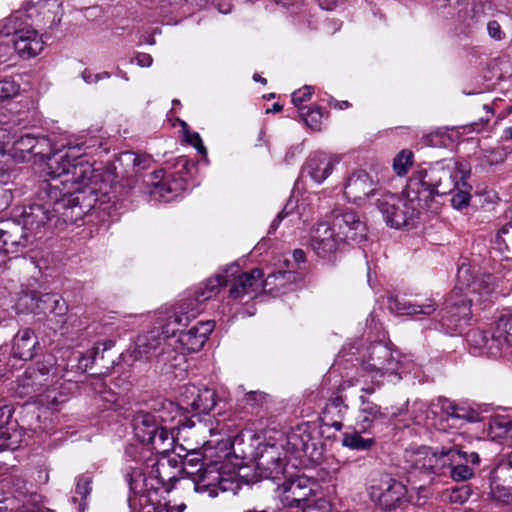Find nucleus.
Listing matches in <instances>:
<instances>
[{
  "label": "nucleus",
  "instance_id": "obj_25",
  "mask_svg": "<svg viewBox=\"0 0 512 512\" xmlns=\"http://www.w3.org/2000/svg\"><path fill=\"white\" fill-rule=\"evenodd\" d=\"M159 329H152L145 334L139 335L135 342V357L149 359L151 357L159 356L163 352V342L165 337H162Z\"/></svg>",
  "mask_w": 512,
  "mask_h": 512
},
{
  "label": "nucleus",
  "instance_id": "obj_26",
  "mask_svg": "<svg viewBox=\"0 0 512 512\" xmlns=\"http://www.w3.org/2000/svg\"><path fill=\"white\" fill-rule=\"evenodd\" d=\"M53 203L47 198L44 204H31L24 208L22 213L24 227L29 230H38L53 218Z\"/></svg>",
  "mask_w": 512,
  "mask_h": 512
},
{
  "label": "nucleus",
  "instance_id": "obj_44",
  "mask_svg": "<svg viewBox=\"0 0 512 512\" xmlns=\"http://www.w3.org/2000/svg\"><path fill=\"white\" fill-rule=\"evenodd\" d=\"M414 162V154L409 149L401 150L393 159V169L398 176H405Z\"/></svg>",
  "mask_w": 512,
  "mask_h": 512
},
{
  "label": "nucleus",
  "instance_id": "obj_52",
  "mask_svg": "<svg viewBox=\"0 0 512 512\" xmlns=\"http://www.w3.org/2000/svg\"><path fill=\"white\" fill-rule=\"evenodd\" d=\"M19 227L15 223H6L3 227V232H7L2 240L3 249H6L7 246L17 245L19 243L18 238L14 235V232H18Z\"/></svg>",
  "mask_w": 512,
  "mask_h": 512
},
{
  "label": "nucleus",
  "instance_id": "obj_47",
  "mask_svg": "<svg viewBox=\"0 0 512 512\" xmlns=\"http://www.w3.org/2000/svg\"><path fill=\"white\" fill-rule=\"evenodd\" d=\"M181 127L183 128V134L185 141L193 146L204 158L207 157V149L203 145L202 139L197 132H191L186 122H181Z\"/></svg>",
  "mask_w": 512,
  "mask_h": 512
},
{
  "label": "nucleus",
  "instance_id": "obj_55",
  "mask_svg": "<svg viewBox=\"0 0 512 512\" xmlns=\"http://www.w3.org/2000/svg\"><path fill=\"white\" fill-rule=\"evenodd\" d=\"M13 413L12 405L7 403L0 404V430L14 422L12 421Z\"/></svg>",
  "mask_w": 512,
  "mask_h": 512
},
{
  "label": "nucleus",
  "instance_id": "obj_43",
  "mask_svg": "<svg viewBox=\"0 0 512 512\" xmlns=\"http://www.w3.org/2000/svg\"><path fill=\"white\" fill-rule=\"evenodd\" d=\"M435 450H436L437 462L435 463V466H434V474L445 475L448 473L450 475V470L452 467L451 459L453 456L454 447L453 448L442 447L440 450L439 449H435Z\"/></svg>",
  "mask_w": 512,
  "mask_h": 512
},
{
  "label": "nucleus",
  "instance_id": "obj_54",
  "mask_svg": "<svg viewBox=\"0 0 512 512\" xmlns=\"http://www.w3.org/2000/svg\"><path fill=\"white\" fill-rule=\"evenodd\" d=\"M313 94V88L311 86H304L303 88L292 93V103L298 109L301 108V104L310 100Z\"/></svg>",
  "mask_w": 512,
  "mask_h": 512
},
{
  "label": "nucleus",
  "instance_id": "obj_21",
  "mask_svg": "<svg viewBox=\"0 0 512 512\" xmlns=\"http://www.w3.org/2000/svg\"><path fill=\"white\" fill-rule=\"evenodd\" d=\"M466 341L473 353L484 354L488 357H498L503 353L500 340L496 337L495 330L471 328L466 333Z\"/></svg>",
  "mask_w": 512,
  "mask_h": 512
},
{
  "label": "nucleus",
  "instance_id": "obj_8",
  "mask_svg": "<svg viewBox=\"0 0 512 512\" xmlns=\"http://www.w3.org/2000/svg\"><path fill=\"white\" fill-rule=\"evenodd\" d=\"M106 145V138L99 133H86L68 139L67 142L62 145L65 152L60 156V159L64 161L57 171H61L63 168H71L74 164L87 163L93 165L95 168L101 169L104 177L102 162L97 163L94 161L90 163L85 157L101 156L102 154L107 155L110 149Z\"/></svg>",
  "mask_w": 512,
  "mask_h": 512
},
{
  "label": "nucleus",
  "instance_id": "obj_12",
  "mask_svg": "<svg viewBox=\"0 0 512 512\" xmlns=\"http://www.w3.org/2000/svg\"><path fill=\"white\" fill-rule=\"evenodd\" d=\"M363 368L368 372H374L380 377L397 376L400 379L398 370L401 363L393 354L390 347L381 342L371 343L363 357Z\"/></svg>",
  "mask_w": 512,
  "mask_h": 512
},
{
  "label": "nucleus",
  "instance_id": "obj_9",
  "mask_svg": "<svg viewBox=\"0 0 512 512\" xmlns=\"http://www.w3.org/2000/svg\"><path fill=\"white\" fill-rule=\"evenodd\" d=\"M225 272L229 275L227 304L241 303L245 297L254 299L261 289L270 285L271 278H277L276 274H270L263 280L264 273L260 268H253L249 272H240L238 266L225 268ZM278 276L282 277V272H278Z\"/></svg>",
  "mask_w": 512,
  "mask_h": 512
},
{
  "label": "nucleus",
  "instance_id": "obj_60",
  "mask_svg": "<svg viewBox=\"0 0 512 512\" xmlns=\"http://www.w3.org/2000/svg\"><path fill=\"white\" fill-rule=\"evenodd\" d=\"M36 138H37V143H36V147H35L36 151H33V155L34 156H43L49 151V148H50L49 139L45 136L36 137Z\"/></svg>",
  "mask_w": 512,
  "mask_h": 512
},
{
  "label": "nucleus",
  "instance_id": "obj_23",
  "mask_svg": "<svg viewBox=\"0 0 512 512\" xmlns=\"http://www.w3.org/2000/svg\"><path fill=\"white\" fill-rule=\"evenodd\" d=\"M376 191L374 181L370 175L361 170L354 172L346 181L344 196L350 202L360 205Z\"/></svg>",
  "mask_w": 512,
  "mask_h": 512
},
{
  "label": "nucleus",
  "instance_id": "obj_6",
  "mask_svg": "<svg viewBox=\"0 0 512 512\" xmlns=\"http://www.w3.org/2000/svg\"><path fill=\"white\" fill-rule=\"evenodd\" d=\"M196 172V162L187 156H179L172 161H168L165 168L154 172L155 179L159 178L161 173L163 175L158 183L153 184L150 190L151 196L165 202L173 200L188 189Z\"/></svg>",
  "mask_w": 512,
  "mask_h": 512
},
{
  "label": "nucleus",
  "instance_id": "obj_18",
  "mask_svg": "<svg viewBox=\"0 0 512 512\" xmlns=\"http://www.w3.org/2000/svg\"><path fill=\"white\" fill-rule=\"evenodd\" d=\"M181 401L187 410L194 413V417L207 415L217 404V393L208 387L186 385L181 394Z\"/></svg>",
  "mask_w": 512,
  "mask_h": 512
},
{
  "label": "nucleus",
  "instance_id": "obj_30",
  "mask_svg": "<svg viewBox=\"0 0 512 512\" xmlns=\"http://www.w3.org/2000/svg\"><path fill=\"white\" fill-rule=\"evenodd\" d=\"M218 449L219 448L213 449L206 447L203 454L193 450L187 452L183 457L178 454L176 457L180 459L179 467L181 471L193 479V477L202 470L205 463L209 461L210 458H207V455H215Z\"/></svg>",
  "mask_w": 512,
  "mask_h": 512
},
{
  "label": "nucleus",
  "instance_id": "obj_39",
  "mask_svg": "<svg viewBox=\"0 0 512 512\" xmlns=\"http://www.w3.org/2000/svg\"><path fill=\"white\" fill-rule=\"evenodd\" d=\"M23 437V430L17 428V422L14 421L11 425L0 430V441H2L0 446L10 450H16L23 441Z\"/></svg>",
  "mask_w": 512,
  "mask_h": 512
},
{
  "label": "nucleus",
  "instance_id": "obj_34",
  "mask_svg": "<svg viewBox=\"0 0 512 512\" xmlns=\"http://www.w3.org/2000/svg\"><path fill=\"white\" fill-rule=\"evenodd\" d=\"M288 441L297 452L314 458L315 443L311 433L308 431L307 424L297 426L289 435Z\"/></svg>",
  "mask_w": 512,
  "mask_h": 512
},
{
  "label": "nucleus",
  "instance_id": "obj_50",
  "mask_svg": "<svg viewBox=\"0 0 512 512\" xmlns=\"http://www.w3.org/2000/svg\"><path fill=\"white\" fill-rule=\"evenodd\" d=\"M93 477L89 474L80 475L77 479L75 488L76 494L80 495L82 499H86L92 490Z\"/></svg>",
  "mask_w": 512,
  "mask_h": 512
},
{
  "label": "nucleus",
  "instance_id": "obj_24",
  "mask_svg": "<svg viewBox=\"0 0 512 512\" xmlns=\"http://www.w3.org/2000/svg\"><path fill=\"white\" fill-rule=\"evenodd\" d=\"M256 468L259 476L265 479L277 480L285 471V462L280 453L273 447L265 449L256 460Z\"/></svg>",
  "mask_w": 512,
  "mask_h": 512
},
{
  "label": "nucleus",
  "instance_id": "obj_2",
  "mask_svg": "<svg viewBox=\"0 0 512 512\" xmlns=\"http://www.w3.org/2000/svg\"><path fill=\"white\" fill-rule=\"evenodd\" d=\"M470 174L467 164L438 161L417 166L409 177L408 196L429 206L436 196L451 194V205L462 210L470 204L472 186L466 182Z\"/></svg>",
  "mask_w": 512,
  "mask_h": 512
},
{
  "label": "nucleus",
  "instance_id": "obj_27",
  "mask_svg": "<svg viewBox=\"0 0 512 512\" xmlns=\"http://www.w3.org/2000/svg\"><path fill=\"white\" fill-rule=\"evenodd\" d=\"M334 168V160L323 152L311 154L305 165L304 172L310 176L316 183H322Z\"/></svg>",
  "mask_w": 512,
  "mask_h": 512
},
{
  "label": "nucleus",
  "instance_id": "obj_17",
  "mask_svg": "<svg viewBox=\"0 0 512 512\" xmlns=\"http://www.w3.org/2000/svg\"><path fill=\"white\" fill-rule=\"evenodd\" d=\"M308 482L307 478L297 477L278 485L277 492L282 505L288 508H302L313 502L311 496H314V492Z\"/></svg>",
  "mask_w": 512,
  "mask_h": 512
},
{
  "label": "nucleus",
  "instance_id": "obj_14",
  "mask_svg": "<svg viewBox=\"0 0 512 512\" xmlns=\"http://www.w3.org/2000/svg\"><path fill=\"white\" fill-rule=\"evenodd\" d=\"M345 244L337 236L333 228L320 223L312 230L310 247L314 254L327 263L334 264Z\"/></svg>",
  "mask_w": 512,
  "mask_h": 512
},
{
  "label": "nucleus",
  "instance_id": "obj_46",
  "mask_svg": "<svg viewBox=\"0 0 512 512\" xmlns=\"http://www.w3.org/2000/svg\"><path fill=\"white\" fill-rule=\"evenodd\" d=\"M473 494V490L470 485H461L453 487L447 491V497L450 503L464 504Z\"/></svg>",
  "mask_w": 512,
  "mask_h": 512
},
{
  "label": "nucleus",
  "instance_id": "obj_13",
  "mask_svg": "<svg viewBox=\"0 0 512 512\" xmlns=\"http://www.w3.org/2000/svg\"><path fill=\"white\" fill-rule=\"evenodd\" d=\"M331 227L345 245L350 242L360 244L367 239L366 223L355 211L350 209L333 211Z\"/></svg>",
  "mask_w": 512,
  "mask_h": 512
},
{
  "label": "nucleus",
  "instance_id": "obj_37",
  "mask_svg": "<svg viewBox=\"0 0 512 512\" xmlns=\"http://www.w3.org/2000/svg\"><path fill=\"white\" fill-rule=\"evenodd\" d=\"M47 382L48 379L42 377L37 370L26 369L23 377L19 380V387L22 388L23 394L30 395L40 392L47 385Z\"/></svg>",
  "mask_w": 512,
  "mask_h": 512
},
{
  "label": "nucleus",
  "instance_id": "obj_32",
  "mask_svg": "<svg viewBox=\"0 0 512 512\" xmlns=\"http://www.w3.org/2000/svg\"><path fill=\"white\" fill-rule=\"evenodd\" d=\"M132 427L137 439L143 443L147 441L149 436H152L161 427L156 415L146 412L138 411L132 419Z\"/></svg>",
  "mask_w": 512,
  "mask_h": 512
},
{
  "label": "nucleus",
  "instance_id": "obj_53",
  "mask_svg": "<svg viewBox=\"0 0 512 512\" xmlns=\"http://www.w3.org/2000/svg\"><path fill=\"white\" fill-rule=\"evenodd\" d=\"M415 315L430 316L437 308L438 304L433 299H426L423 303L414 302Z\"/></svg>",
  "mask_w": 512,
  "mask_h": 512
},
{
  "label": "nucleus",
  "instance_id": "obj_40",
  "mask_svg": "<svg viewBox=\"0 0 512 512\" xmlns=\"http://www.w3.org/2000/svg\"><path fill=\"white\" fill-rule=\"evenodd\" d=\"M374 443L373 438H363L356 430L344 433L342 438V445L353 450H368Z\"/></svg>",
  "mask_w": 512,
  "mask_h": 512
},
{
  "label": "nucleus",
  "instance_id": "obj_28",
  "mask_svg": "<svg viewBox=\"0 0 512 512\" xmlns=\"http://www.w3.org/2000/svg\"><path fill=\"white\" fill-rule=\"evenodd\" d=\"M348 405L342 396L331 397L321 412L320 421L324 426L333 427L340 431L343 427L342 421L348 411Z\"/></svg>",
  "mask_w": 512,
  "mask_h": 512
},
{
  "label": "nucleus",
  "instance_id": "obj_38",
  "mask_svg": "<svg viewBox=\"0 0 512 512\" xmlns=\"http://www.w3.org/2000/svg\"><path fill=\"white\" fill-rule=\"evenodd\" d=\"M494 330L503 350L512 347V311L497 319Z\"/></svg>",
  "mask_w": 512,
  "mask_h": 512
},
{
  "label": "nucleus",
  "instance_id": "obj_29",
  "mask_svg": "<svg viewBox=\"0 0 512 512\" xmlns=\"http://www.w3.org/2000/svg\"><path fill=\"white\" fill-rule=\"evenodd\" d=\"M38 345L39 342L32 329L19 330L13 339L12 354L20 360H31L36 355Z\"/></svg>",
  "mask_w": 512,
  "mask_h": 512
},
{
  "label": "nucleus",
  "instance_id": "obj_10",
  "mask_svg": "<svg viewBox=\"0 0 512 512\" xmlns=\"http://www.w3.org/2000/svg\"><path fill=\"white\" fill-rule=\"evenodd\" d=\"M471 306L472 300L463 294L460 288L455 287L440 310L439 329L450 335L460 331L463 325L471 319Z\"/></svg>",
  "mask_w": 512,
  "mask_h": 512
},
{
  "label": "nucleus",
  "instance_id": "obj_15",
  "mask_svg": "<svg viewBox=\"0 0 512 512\" xmlns=\"http://www.w3.org/2000/svg\"><path fill=\"white\" fill-rule=\"evenodd\" d=\"M406 495V486L388 476L379 485H372L370 488L371 499L384 510H394L408 504Z\"/></svg>",
  "mask_w": 512,
  "mask_h": 512
},
{
  "label": "nucleus",
  "instance_id": "obj_16",
  "mask_svg": "<svg viewBox=\"0 0 512 512\" xmlns=\"http://www.w3.org/2000/svg\"><path fill=\"white\" fill-rule=\"evenodd\" d=\"M490 496L512 506V454L503 456L490 473Z\"/></svg>",
  "mask_w": 512,
  "mask_h": 512
},
{
  "label": "nucleus",
  "instance_id": "obj_51",
  "mask_svg": "<svg viewBox=\"0 0 512 512\" xmlns=\"http://www.w3.org/2000/svg\"><path fill=\"white\" fill-rule=\"evenodd\" d=\"M267 394L259 391H251L245 394L244 403L252 409L262 407L266 402Z\"/></svg>",
  "mask_w": 512,
  "mask_h": 512
},
{
  "label": "nucleus",
  "instance_id": "obj_48",
  "mask_svg": "<svg viewBox=\"0 0 512 512\" xmlns=\"http://www.w3.org/2000/svg\"><path fill=\"white\" fill-rule=\"evenodd\" d=\"M19 89V84L14 80L8 77L0 79V103L15 97Z\"/></svg>",
  "mask_w": 512,
  "mask_h": 512
},
{
  "label": "nucleus",
  "instance_id": "obj_3",
  "mask_svg": "<svg viewBox=\"0 0 512 512\" xmlns=\"http://www.w3.org/2000/svg\"><path fill=\"white\" fill-rule=\"evenodd\" d=\"M151 465L146 464L147 471L142 468H130L125 477L131 494L128 498L130 512H173L166 504H161L159 491L169 493L182 473L179 459L163 457L149 459Z\"/></svg>",
  "mask_w": 512,
  "mask_h": 512
},
{
  "label": "nucleus",
  "instance_id": "obj_63",
  "mask_svg": "<svg viewBox=\"0 0 512 512\" xmlns=\"http://www.w3.org/2000/svg\"><path fill=\"white\" fill-rule=\"evenodd\" d=\"M443 410L446 412V414L449 417H452V418L457 419V418H464L467 416L466 414H460L459 410H458V406L452 402H447L446 404H444Z\"/></svg>",
  "mask_w": 512,
  "mask_h": 512
},
{
  "label": "nucleus",
  "instance_id": "obj_61",
  "mask_svg": "<svg viewBox=\"0 0 512 512\" xmlns=\"http://www.w3.org/2000/svg\"><path fill=\"white\" fill-rule=\"evenodd\" d=\"M499 118H508L511 123L510 126L504 129V136L506 139H512V105L502 110L498 116Z\"/></svg>",
  "mask_w": 512,
  "mask_h": 512
},
{
  "label": "nucleus",
  "instance_id": "obj_1",
  "mask_svg": "<svg viewBox=\"0 0 512 512\" xmlns=\"http://www.w3.org/2000/svg\"><path fill=\"white\" fill-rule=\"evenodd\" d=\"M48 178L44 180L41 189L46 197L53 203V217L56 225L76 224L82 219L86 211L93 206L91 201L85 204L87 195L97 200V191L101 190L103 173L87 163L74 164L71 168L54 171L49 164V171L45 173Z\"/></svg>",
  "mask_w": 512,
  "mask_h": 512
},
{
  "label": "nucleus",
  "instance_id": "obj_59",
  "mask_svg": "<svg viewBox=\"0 0 512 512\" xmlns=\"http://www.w3.org/2000/svg\"><path fill=\"white\" fill-rule=\"evenodd\" d=\"M125 155L132 161L133 166L139 169H146L150 159L147 156L138 155L133 152H126Z\"/></svg>",
  "mask_w": 512,
  "mask_h": 512
},
{
  "label": "nucleus",
  "instance_id": "obj_31",
  "mask_svg": "<svg viewBox=\"0 0 512 512\" xmlns=\"http://www.w3.org/2000/svg\"><path fill=\"white\" fill-rule=\"evenodd\" d=\"M42 22L49 29L57 27L62 19L63 8L60 0H32Z\"/></svg>",
  "mask_w": 512,
  "mask_h": 512
},
{
  "label": "nucleus",
  "instance_id": "obj_41",
  "mask_svg": "<svg viewBox=\"0 0 512 512\" xmlns=\"http://www.w3.org/2000/svg\"><path fill=\"white\" fill-rule=\"evenodd\" d=\"M436 462V450L433 448H425L417 453L415 467L425 473L434 474V466Z\"/></svg>",
  "mask_w": 512,
  "mask_h": 512
},
{
  "label": "nucleus",
  "instance_id": "obj_57",
  "mask_svg": "<svg viewBox=\"0 0 512 512\" xmlns=\"http://www.w3.org/2000/svg\"><path fill=\"white\" fill-rule=\"evenodd\" d=\"M12 199L11 190L6 188L4 183H0V211L6 210L11 204Z\"/></svg>",
  "mask_w": 512,
  "mask_h": 512
},
{
  "label": "nucleus",
  "instance_id": "obj_45",
  "mask_svg": "<svg viewBox=\"0 0 512 512\" xmlns=\"http://www.w3.org/2000/svg\"><path fill=\"white\" fill-rule=\"evenodd\" d=\"M388 307L398 315H415L413 303L399 295L388 297Z\"/></svg>",
  "mask_w": 512,
  "mask_h": 512
},
{
  "label": "nucleus",
  "instance_id": "obj_56",
  "mask_svg": "<svg viewBox=\"0 0 512 512\" xmlns=\"http://www.w3.org/2000/svg\"><path fill=\"white\" fill-rule=\"evenodd\" d=\"M487 31L491 38L494 40L500 41L505 37L504 32L502 31L501 25L498 21L492 20L487 24Z\"/></svg>",
  "mask_w": 512,
  "mask_h": 512
},
{
  "label": "nucleus",
  "instance_id": "obj_4",
  "mask_svg": "<svg viewBox=\"0 0 512 512\" xmlns=\"http://www.w3.org/2000/svg\"><path fill=\"white\" fill-rule=\"evenodd\" d=\"M230 454L227 445L222 444L215 455H207L209 461L193 477L196 492L215 497L219 492H235L239 488L238 473L231 462Z\"/></svg>",
  "mask_w": 512,
  "mask_h": 512
},
{
  "label": "nucleus",
  "instance_id": "obj_11",
  "mask_svg": "<svg viewBox=\"0 0 512 512\" xmlns=\"http://www.w3.org/2000/svg\"><path fill=\"white\" fill-rule=\"evenodd\" d=\"M172 319L171 313L165 325H163V333L166 337L175 336L178 333V342L183 350L189 353L200 351L215 328V322L207 320L198 321L191 328L185 330L184 328L189 324L180 326L176 323H171Z\"/></svg>",
  "mask_w": 512,
  "mask_h": 512
},
{
  "label": "nucleus",
  "instance_id": "obj_36",
  "mask_svg": "<svg viewBox=\"0 0 512 512\" xmlns=\"http://www.w3.org/2000/svg\"><path fill=\"white\" fill-rule=\"evenodd\" d=\"M37 308L44 314L50 313L56 316L65 315L67 312L65 301L56 293L42 294L37 300Z\"/></svg>",
  "mask_w": 512,
  "mask_h": 512
},
{
  "label": "nucleus",
  "instance_id": "obj_62",
  "mask_svg": "<svg viewBox=\"0 0 512 512\" xmlns=\"http://www.w3.org/2000/svg\"><path fill=\"white\" fill-rule=\"evenodd\" d=\"M12 53V47L8 41L0 38V64L9 60Z\"/></svg>",
  "mask_w": 512,
  "mask_h": 512
},
{
  "label": "nucleus",
  "instance_id": "obj_19",
  "mask_svg": "<svg viewBox=\"0 0 512 512\" xmlns=\"http://www.w3.org/2000/svg\"><path fill=\"white\" fill-rule=\"evenodd\" d=\"M360 420L358 426L363 433H373L375 430H382L384 426L391 424L387 408H382L380 405L369 400L364 395H360Z\"/></svg>",
  "mask_w": 512,
  "mask_h": 512
},
{
  "label": "nucleus",
  "instance_id": "obj_58",
  "mask_svg": "<svg viewBox=\"0 0 512 512\" xmlns=\"http://www.w3.org/2000/svg\"><path fill=\"white\" fill-rule=\"evenodd\" d=\"M302 512H328L326 501L323 499H313V502L303 506Z\"/></svg>",
  "mask_w": 512,
  "mask_h": 512
},
{
  "label": "nucleus",
  "instance_id": "obj_20",
  "mask_svg": "<svg viewBox=\"0 0 512 512\" xmlns=\"http://www.w3.org/2000/svg\"><path fill=\"white\" fill-rule=\"evenodd\" d=\"M451 462L450 477L456 482H464L472 479L480 471L482 460L475 451L454 448Z\"/></svg>",
  "mask_w": 512,
  "mask_h": 512
},
{
  "label": "nucleus",
  "instance_id": "obj_35",
  "mask_svg": "<svg viewBox=\"0 0 512 512\" xmlns=\"http://www.w3.org/2000/svg\"><path fill=\"white\" fill-rule=\"evenodd\" d=\"M173 443L172 432L162 425L157 432L147 438V441L143 442L148 446V449L160 455L168 453L173 448Z\"/></svg>",
  "mask_w": 512,
  "mask_h": 512
},
{
  "label": "nucleus",
  "instance_id": "obj_42",
  "mask_svg": "<svg viewBox=\"0 0 512 512\" xmlns=\"http://www.w3.org/2000/svg\"><path fill=\"white\" fill-rule=\"evenodd\" d=\"M299 114L304 122L311 129L319 131L321 129L323 111L319 106L312 105L310 107L299 108Z\"/></svg>",
  "mask_w": 512,
  "mask_h": 512
},
{
  "label": "nucleus",
  "instance_id": "obj_64",
  "mask_svg": "<svg viewBox=\"0 0 512 512\" xmlns=\"http://www.w3.org/2000/svg\"><path fill=\"white\" fill-rule=\"evenodd\" d=\"M51 368H52V364L50 363V361H48L47 364L45 362L39 361L35 364V366L28 367L27 369L37 370V372L39 374H41L42 377H46L48 379V375H49Z\"/></svg>",
  "mask_w": 512,
  "mask_h": 512
},
{
  "label": "nucleus",
  "instance_id": "obj_33",
  "mask_svg": "<svg viewBox=\"0 0 512 512\" xmlns=\"http://www.w3.org/2000/svg\"><path fill=\"white\" fill-rule=\"evenodd\" d=\"M37 138L31 134L21 135L10 144L3 143V149L7 150L16 161H24L27 155L32 154L35 150Z\"/></svg>",
  "mask_w": 512,
  "mask_h": 512
},
{
  "label": "nucleus",
  "instance_id": "obj_22",
  "mask_svg": "<svg viewBox=\"0 0 512 512\" xmlns=\"http://www.w3.org/2000/svg\"><path fill=\"white\" fill-rule=\"evenodd\" d=\"M12 43L14 50L22 59H30L37 56L44 47L41 35L31 27L15 30Z\"/></svg>",
  "mask_w": 512,
  "mask_h": 512
},
{
  "label": "nucleus",
  "instance_id": "obj_49",
  "mask_svg": "<svg viewBox=\"0 0 512 512\" xmlns=\"http://www.w3.org/2000/svg\"><path fill=\"white\" fill-rule=\"evenodd\" d=\"M95 390L99 394V399L108 403V405H103L104 409H111L112 405L117 402V394L111 389L107 388L104 382L98 381L96 383Z\"/></svg>",
  "mask_w": 512,
  "mask_h": 512
},
{
  "label": "nucleus",
  "instance_id": "obj_7",
  "mask_svg": "<svg viewBox=\"0 0 512 512\" xmlns=\"http://www.w3.org/2000/svg\"><path fill=\"white\" fill-rule=\"evenodd\" d=\"M409 179L402 192L404 198L395 194H383L376 201V207L382 214L386 224L392 228L414 226L419 218L421 209L429 206L420 205L419 201L412 200L407 193Z\"/></svg>",
  "mask_w": 512,
  "mask_h": 512
},
{
  "label": "nucleus",
  "instance_id": "obj_5",
  "mask_svg": "<svg viewBox=\"0 0 512 512\" xmlns=\"http://www.w3.org/2000/svg\"><path fill=\"white\" fill-rule=\"evenodd\" d=\"M229 283V275L225 269L198 285L185 291L182 298L173 306L171 323L178 325L189 324L202 311L203 304L218 295L222 287Z\"/></svg>",
  "mask_w": 512,
  "mask_h": 512
}]
</instances>
